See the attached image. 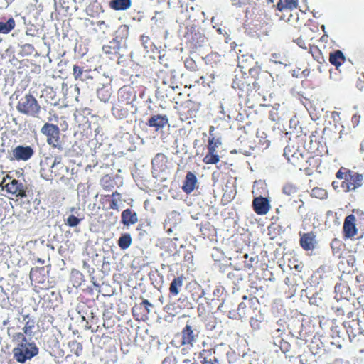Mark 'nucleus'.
Returning a JSON list of instances; mask_svg holds the SVG:
<instances>
[{
    "mask_svg": "<svg viewBox=\"0 0 364 364\" xmlns=\"http://www.w3.org/2000/svg\"><path fill=\"white\" fill-rule=\"evenodd\" d=\"M203 350L200 352L203 358L202 364H223L225 360L228 363H233L236 359L235 353L224 344L208 346L207 341L203 342Z\"/></svg>",
    "mask_w": 364,
    "mask_h": 364,
    "instance_id": "nucleus-1",
    "label": "nucleus"
},
{
    "mask_svg": "<svg viewBox=\"0 0 364 364\" xmlns=\"http://www.w3.org/2000/svg\"><path fill=\"white\" fill-rule=\"evenodd\" d=\"M13 341L17 346L13 349L14 359L21 363L31 360L38 353V348L34 342H29L23 333H16Z\"/></svg>",
    "mask_w": 364,
    "mask_h": 364,
    "instance_id": "nucleus-2",
    "label": "nucleus"
},
{
    "mask_svg": "<svg viewBox=\"0 0 364 364\" xmlns=\"http://www.w3.org/2000/svg\"><path fill=\"white\" fill-rule=\"evenodd\" d=\"M338 179L342 180L340 187L345 193L354 192L363 184V174L345 167H341L336 173Z\"/></svg>",
    "mask_w": 364,
    "mask_h": 364,
    "instance_id": "nucleus-3",
    "label": "nucleus"
},
{
    "mask_svg": "<svg viewBox=\"0 0 364 364\" xmlns=\"http://www.w3.org/2000/svg\"><path fill=\"white\" fill-rule=\"evenodd\" d=\"M68 172V168L63 162V156L57 155L54 156L52 165L41 163V176L47 181H51L53 178H63L65 174Z\"/></svg>",
    "mask_w": 364,
    "mask_h": 364,
    "instance_id": "nucleus-4",
    "label": "nucleus"
},
{
    "mask_svg": "<svg viewBox=\"0 0 364 364\" xmlns=\"http://www.w3.org/2000/svg\"><path fill=\"white\" fill-rule=\"evenodd\" d=\"M16 107L19 113L33 118H38L41 110L39 102L31 93L21 97Z\"/></svg>",
    "mask_w": 364,
    "mask_h": 364,
    "instance_id": "nucleus-5",
    "label": "nucleus"
},
{
    "mask_svg": "<svg viewBox=\"0 0 364 364\" xmlns=\"http://www.w3.org/2000/svg\"><path fill=\"white\" fill-rule=\"evenodd\" d=\"M41 133L46 137L49 146L58 149H63L60 141V130L57 124L46 122L41 129Z\"/></svg>",
    "mask_w": 364,
    "mask_h": 364,
    "instance_id": "nucleus-6",
    "label": "nucleus"
},
{
    "mask_svg": "<svg viewBox=\"0 0 364 364\" xmlns=\"http://www.w3.org/2000/svg\"><path fill=\"white\" fill-rule=\"evenodd\" d=\"M2 183H5L4 188L9 193L20 198L27 196V186L18 180L12 178L8 175L3 178Z\"/></svg>",
    "mask_w": 364,
    "mask_h": 364,
    "instance_id": "nucleus-7",
    "label": "nucleus"
},
{
    "mask_svg": "<svg viewBox=\"0 0 364 364\" xmlns=\"http://www.w3.org/2000/svg\"><path fill=\"white\" fill-rule=\"evenodd\" d=\"M185 37L187 38L186 47L191 53L196 52L206 41L205 36L195 27H191V31L187 32Z\"/></svg>",
    "mask_w": 364,
    "mask_h": 364,
    "instance_id": "nucleus-8",
    "label": "nucleus"
},
{
    "mask_svg": "<svg viewBox=\"0 0 364 364\" xmlns=\"http://www.w3.org/2000/svg\"><path fill=\"white\" fill-rule=\"evenodd\" d=\"M137 108L134 105L120 102L117 100L116 104L112 107V114L117 119H123L127 118L129 114H134Z\"/></svg>",
    "mask_w": 364,
    "mask_h": 364,
    "instance_id": "nucleus-9",
    "label": "nucleus"
},
{
    "mask_svg": "<svg viewBox=\"0 0 364 364\" xmlns=\"http://www.w3.org/2000/svg\"><path fill=\"white\" fill-rule=\"evenodd\" d=\"M153 305L147 299H144L141 303L136 304L132 308V314L135 320L146 321L149 319L150 307Z\"/></svg>",
    "mask_w": 364,
    "mask_h": 364,
    "instance_id": "nucleus-10",
    "label": "nucleus"
},
{
    "mask_svg": "<svg viewBox=\"0 0 364 364\" xmlns=\"http://www.w3.org/2000/svg\"><path fill=\"white\" fill-rule=\"evenodd\" d=\"M200 328L196 321L193 319L188 320L183 329V345H192L198 336Z\"/></svg>",
    "mask_w": 364,
    "mask_h": 364,
    "instance_id": "nucleus-11",
    "label": "nucleus"
},
{
    "mask_svg": "<svg viewBox=\"0 0 364 364\" xmlns=\"http://www.w3.org/2000/svg\"><path fill=\"white\" fill-rule=\"evenodd\" d=\"M299 245L305 251H314L318 242L316 240V234L314 231L309 232H299Z\"/></svg>",
    "mask_w": 364,
    "mask_h": 364,
    "instance_id": "nucleus-12",
    "label": "nucleus"
},
{
    "mask_svg": "<svg viewBox=\"0 0 364 364\" xmlns=\"http://www.w3.org/2000/svg\"><path fill=\"white\" fill-rule=\"evenodd\" d=\"M117 100L120 102L134 105V102L136 100V91L130 85H124L118 90Z\"/></svg>",
    "mask_w": 364,
    "mask_h": 364,
    "instance_id": "nucleus-13",
    "label": "nucleus"
},
{
    "mask_svg": "<svg viewBox=\"0 0 364 364\" xmlns=\"http://www.w3.org/2000/svg\"><path fill=\"white\" fill-rule=\"evenodd\" d=\"M355 216L353 214L346 216L344 219L343 234L345 239L352 238L357 235L358 229L355 225Z\"/></svg>",
    "mask_w": 364,
    "mask_h": 364,
    "instance_id": "nucleus-14",
    "label": "nucleus"
},
{
    "mask_svg": "<svg viewBox=\"0 0 364 364\" xmlns=\"http://www.w3.org/2000/svg\"><path fill=\"white\" fill-rule=\"evenodd\" d=\"M252 208L257 215H264L269 211L271 205L267 198L258 196L254 198L252 200Z\"/></svg>",
    "mask_w": 364,
    "mask_h": 364,
    "instance_id": "nucleus-15",
    "label": "nucleus"
},
{
    "mask_svg": "<svg viewBox=\"0 0 364 364\" xmlns=\"http://www.w3.org/2000/svg\"><path fill=\"white\" fill-rule=\"evenodd\" d=\"M34 154L33 148L29 146H18L12 150V159L17 161H27Z\"/></svg>",
    "mask_w": 364,
    "mask_h": 364,
    "instance_id": "nucleus-16",
    "label": "nucleus"
},
{
    "mask_svg": "<svg viewBox=\"0 0 364 364\" xmlns=\"http://www.w3.org/2000/svg\"><path fill=\"white\" fill-rule=\"evenodd\" d=\"M186 298L187 299H192L193 301H198L203 294L202 289L196 282H189L186 287Z\"/></svg>",
    "mask_w": 364,
    "mask_h": 364,
    "instance_id": "nucleus-17",
    "label": "nucleus"
},
{
    "mask_svg": "<svg viewBox=\"0 0 364 364\" xmlns=\"http://www.w3.org/2000/svg\"><path fill=\"white\" fill-rule=\"evenodd\" d=\"M166 163V156L164 154L158 153L151 161L153 173L159 174L165 171L167 167Z\"/></svg>",
    "mask_w": 364,
    "mask_h": 364,
    "instance_id": "nucleus-18",
    "label": "nucleus"
},
{
    "mask_svg": "<svg viewBox=\"0 0 364 364\" xmlns=\"http://www.w3.org/2000/svg\"><path fill=\"white\" fill-rule=\"evenodd\" d=\"M198 186L196 176L193 173L188 171L183 181V191L186 193H191L195 188H198Z\"/></svg>",
    "mask_w": 364,
    "mask_h": 364,
    "instance_id": "nucleus-19",
    "label": "nucleus"
},
{
    "mask_svg": "<svg viewBox=\"0 0 364 364\" xmlns=\"http://www.w3.org/2000/svg\"><path fill=\"white\" fill-rule=\"evenodd\" d=\"M168 122V119L166 115L156 114L153 115L148 120L147 125L154 127L156 130L164 128Z\"/></svg>",
    "mask_w": 364,
    "mask_h": 364,
    "instance_id": "nucleus-20",
    "label": "nucleus"
},
{
    "mask_svg": "<svg viewBox=\"0 0 364 364\" xmlns=\"http://www.w3.org/2000/svg\"><path fill=\"white\" fill-rule=\"evenodd\" d=\"M138 217L136 213L129 208H127L122 212L121 222L126 226H129L136 223Z\"/></svg>",
    "mask_w": 364,
    "mask_h": 364,
    "instance_id": "nucleus-21",
    "label": "nucleus"
},
{
    "mask_svg": "<svg viewBox=\"0 0 364 364\" xmlns=\"http://www.w3.org/2000/svg\"><path fill=\"white\" fill-rule=\"evenodd\" d=\"M328 60L331 65L338 68L339 66L344 63L346 58L341 50H336L329 53Z\"/></svg>",
    "mask_w": 364,
    "mask_h": 364,
    "instance_id": "nucleus-22",
    "label": "nucleus"
},
{
    "mask_svg": "<svg viewBox=\"0 0 364 364\" xmlns=\"http://www.w3.org/2000/svg\"><path fill=\"white\" fill-rule=\"evenodd\" d=\"M165 309L169 316H176L182 311V301L178 299L176 301L170 302L166 306Z\"/></svg>",
    "mask_w": 364,
    "mask_h": 364,
    "instance_id": "nucleus-23",
    "label": "nucleus"
},
{
    "mask_svg": "<svg viewBox=\"0 0 364 364\" xmlns=\"http://www.w3.org/2000/svg\"><path fill=\"white\" fill-rule=\"evenodd\" d=\"M131 0H112L109 1L110 8L116 11L126 10L131 6Z\"/></svg>",
    "mask_w": 364,
    "mask_h": 364,
    "instance_id": "nucleus-24",
    "label": "nucleus"
},
{
    "mask_svg": "<svg viewBox=\"0 0 364 364\" xmlns=\"http://www.w3.org/2000/svg\"><path fill=\"white\" fill-rule=\"evenodd\" d=\"M298 6L297 0H279L277 4V9L279 11H282L286 9L292 10Z\"/></svg>",
    "mask_w": 364,
    "mask_h": 364,
    "instance_id": "nucleus-25",
    "label": "nucleus"
},
{
    "mask_svg": "<svg viewBox=\"0 0 364 364\" xmlns=\"http://www.w3.org/2000/svg\"><path fill=\"white\" fill-rule=\"evenodd\" d=\"M36 324V321L34 318H29L25 322L23 328V333L27 338L31 339L33 336V330L34 329Z\"/></svg>",
    "mask_w": 364,
    "mask_h": 364,
    "instance_id": "nucleus-26",
    "label": "nucleus"
},
{
    "mask_svg": "<svg viewBox=\"0 0 364 364\" xmlns=\"http://www.w3.org/2000/svg\"><path fill=\"white\" fill-rule=\"evenodd\" d=\"M16 26L15 21L13 18H10L7 21H0V33L7 34L11 32Z\"/></svg>",
    "mask_w": 364,
    "mask_h": 364,
    "instance_id": "nucleus-27",
    "label": "nucleus"
},
{
    "mask_svg": "<svg viewBox=\"0 0 364 364\" xmlns=\"http://www.w3.org/2000/svg\"><path fill=\"white\" fill-rule=\"evenodd\" d=\"M247 305L241 302L237 307V312H230V318L232 319H242L246 316Z\"/></svg>",
    "mask_w": 364,
    "mask_h": 364,
    "instance_id": "nucleus-28",
    "label": "nucleus"
},
{
    "mask_svg": "<svg viewBox=\"0 0 364 364\" xmlns=\"http://www.w3.org/2000/svg\"><path fill=\"white\" fill-rule=\"evenodd\" d=\"M182 286V277L174 278L169 287V292L172 296H176L179 293V289Z\"/></svg>",
    "mask_w": 364,
    "mask_h": 364,
    "instance_id": "nucleus-29",
    "label": "nucleus"
},
{
    "mask_svg": "<svg viewBox=\"0 0 364 364\" xmlns=\"http://www.w3.org/2000/svg\"><path fill=\"white\" fill-rule=\"evenodd\" d=\"M323 348V343L320 341V338L314 337L309 344V350L314 355H316L320 353V350Z\"/></svg>",
    "mask_w": 364,
    "mask_h": 364,
    "instance_id": "nucleus-30",
    "label": "nucleus"
},
{
    "mask_svg": "<svg viewBox=\"0 0 364 364\" xmlns=\"http://www.w3.org/2000/svg\"><path fill=\"white\" fill-rule=\"evenodd\" d=\"M132 242V240L130 234L125 233L119 238L118 245L122 250H126L131 245Z\"/></svg>",
    "mask_w": 364,
    "mask_h": 364,
    "instance_id": "nucleus-31",
    "label": "nucleus"
},
{
    "mask_svg": "<svg viewBox=\"0 0 364 364\" xmlns=\"http://www.w3.org/2000/svg\"><path fill=\"white\" fill-rule=\"evenodd\" d=\"M102 50L105 53L110 55H116L119 51V47L117 45V43L114 41H110L109 44L105 45L102 47Z\"/></svg>",
    "mask_w": 364,
    "mask_h": 364,
    "instance_id": "nucleus-32",
    "label": "nucleus"
},
{
    "mask_svg": "<svg viewBox=\"0 0 364 364\" xmlns=\"http://www.w3.org/2000/svg\"><path fill=\"white\" fill-rule=\"evenodd\" d=\"M97 97L100 101L107 102L112 96L110 89L107 87H102L97 90Z\"/></svg>",
    "mask_w": 364,
    "mask_h": 364,
    "instance_id": "nucleus-33",
    "label": "nucleus"
},
{
    "mask_svg": "<svg viewBox=\"0 0 364 364\" xmlns=\"http://www.w3.org/2000/svg\"><path fill=\"white\" fill-rule=\"evenodd\" d=\"M203 161L206 164H215L220 161V156L215 151H208Z\"/></svg>",
    "mask_w": 364,
    "mask_h": 364,
    "instance_id": "nucleus-34",
    "label": "nucleus"
},
{
    "mask_svg": "<svg viewBox=\"0 0 364 364\" xmlns=\"http://www.w3.org/2000/svg\"><path fill=\"white\" fill-rule=\"evenodd\" d=\"M282 192L284 195L288 196H293L297 193L298 188L293 183H287L283 186Z\"/></svg>",
    "mask_w": 364,
    "mask_h": 364,
    "instance_id": "nucleus-35",
    "label": "nucleus"
},
{
    "mask_svg": "<svg viewBox=\"0 0 364 364\" xmlns=\"http://www.w3.org/2000/svg\"><path fill=\"white\" fill-rule=\"evenodd\" d=\"M112 200L109 204V208L112 210H118L119 205L118 203L122 200V196L117 191L112 193Z\"/></svg>",
    "mask_w": 364,
    "mask_h": 364,
    "instance_id": "nucleus-36",
    "label": "nucleus"
},
{
    "mask_svg": "<svg viewBox=\"0 0 364 364\" xmlns=\"http://www.w3.org/2000/svg\"><path fill=\"white\" fill-rule=\"evenodd\" d=\"M221 144V141L218 138H209L208 144V151H215L216 149Z\"/></svg>",
    "mask_w": 364,
    "mask_h": 364,
    "instance_id": "nucleus-37",
    "label": "nucleus"
},
{
    "mask_svg": "<svg viewBox=\"0 0 364 364\" xmlns=\"http://www.w3.org/2000/svg\"><path fill=\"white\" fill-rule=\"evenodd\" d=\"M309 52L311 53L314 58L318 62L320 63L321 60L323 59L321 53L317 46H310Z\"/></svg>",
    "mask_w": 364,
    "mask_h": 364,
    "instance_id": "nucleus-38",
    "label": "nucleus"
},
{
    "mask_svg": "<svg viewBox=\"0 0 364 364\" xmlns=\"http://www.w3.org/2000/svg\"><path fill=\"white\" fill-rule=\"evenodd\" d=\"M311 194L314 197L321 199L326 198L327 196V192L321 188H314L311 191Z\"/></svg>",
    "mask_w": 364,
    "mask_h": 364,
    "instance_id": "nucleus-39",
    "label": "nucleus"
},
{
    "mask_svg": "<svg viewBox=\"0 0 364 364\" xmlns=\"http://www.w3.org/2000/svg\"><path fill=\"white\" fill-rule=\"evenodd\" d=\"M141 44L143 45L144 48H145V50L147 52H149V50H151L153 43L151 41L149 36H145V35H141Z\"/></svg>",
    "mask_w": 364,
    "mask_h": 364,
    "instance_id": "nucleus-40",
    "label": "nucleus"
},
{
    "mask_svg": "<svg viewBox=\"0 0 364 364\" xmlns=\"http://www.w3.org/2000/svg\"><path fill=\"white\" fill-rule=\"evenodd\" d=\"M82 219H80L75 216L74 215H70L65 220V224L70 227H75L77 226Z\"/></svg>",
    "mask_w": 364,
    "mask_h": 364,
    "instance_id": "nucleus-41",
    "label": "nucleus"
},
{
    "mask_svg": "<svg viewBox=\"0 0 364 364\" xmlns=\"http://www.w3.org/2000/svg\"><path fill=\"white\" fill-rule=\"evenodd\" d=\"M83 68L77 65H73V76L75 80H82Z\"/></svg>",
    "mask_w": 364,
    "mask_h": 364,
    "instance_id": "nucleus-42",
    "label": "nucleus"
},
{
    "mask_svg": "<svg viewBox=\"0 0 364 364\" xmlns=\"http://www.w3.org/2000/svg\"><path fill=\"white\" fill-rule=\"evenodd\" d=\"M260 71V66L255 65L249 70V74L251 75L252 77L256 80L258 78Z\"/></svg>",
    "mask_w": 364,
    "mask_h": 364,
    "instance_id": "nucleus-43",
    "label": "nucleus"
},
{
    "mask_svg": "<svg viewBox=\"0 0 364 364\" xmlns=\"http://www.w3.org/2000/svg\"><path fill=\"white\" fill-rule=\"evenodd\" d=\"M291 348V345L289 342L285 341H282L280 343V349L284 353H287L289 352Z\"/></svg>",
    "mask_w": 364,
    "mask_h": 364,
    "instance_id": "nucleus-44",
    "label": "nucleus"
},
{
    "mask_svg": "<svg viewBox=\"0 0 364 364\" xmlns=\"http://www.w3.org/2000/svg\"><path fill=\"white\" fill-rule=\"evenodd\" d=\"M284 156L289 161H290L291 160V157H293L294 156V154L292 153L291 150V148L289 146H287L284 149Z\"/></svg>",
    "mask_w": 364,
    "mask_h": 364,
    "instance_id": "nucleus-45",
    "label": "nucleus"
},
{
    "mask_svg": "<svg viewBox=\"0 0 364 364\" xmlns=\"http://www.w3.org/2000/svg\"><path fill=\"white\" fill-rule=\"evenodd\" d=\"M255 258L254 257H250L248 260H245L244 262V266L245 268L248 269H251L253 267V262H255Z\"/></svg>",
    "mask_w": 364,
    "mask_h": 364,
    "instance_id": "nucleus-46",
    "label": "nucleus"
},
{
    "mask_svg": "<svg viewBox=\"0 0 364 364\" xmlns=\"http://www.w3.org/2000/svg\"><path fill=\"white\" fill-rule=\"evenodd\" d=\"M184 65L187 68L189 69H195L196 67L195 61L191 59H186V61L184 62Z\"/></svg>",
    "mask_w": 364,
    "mask_h": 364,
    "instance_id": "nucleus-47",
    "label": "nucleus"
},
{
    "mask_svg": "<svg viewBox=\"0 0 364 364\" xmlns=\"http://www.w3.org/2000/svg\"><path fill=\"white\" fill-rule=\"evenodd\" d=\"M49 114H50V116L48 118V122H53V121H54L55 122H58V121H59L58 115L54 111L50 112Z\"/></svg>",
    "mask_w": 364,
    "mask_h": 364,
    "instance_id": "nucleus-48",
    "label": "nucleus"
},
{
    "mask_svg": "<svg viewBox=\"0 0 364 364\" xmlns=\"http://www.w3.org/2000/svg\"><path fill=\"white\" fill-rule=\"evenodd\" d=\"M295 41H296V44L301 48H304V49L307 48L306 42L301 37L298 38Z\"/></svg>",
    "mask_w": 364,
    "mask_h": 364,
    "instance_id": "nucleus-49",
    "label": "nucleus"
},
{
    "mask_svg": "<svg viewBox=\"0 0 364 364\" xmlns=\"http://www.w3.org/2000/svg\"><path fill=\"white\" fill-rule=\"evenodd\" d=\"M233 5L236 6H242L247 4L248 0H231Z\"/></svg>",
    "mask_w": 364,
    "mask_h": 364,
    "instance_id": "nucleus-50",
    "label": "nucleus"
},
{
    "mask_svg": "<svg viewBox=\"0 0 364 364\" xmlns=\"http://www.w3.org/2000/svg\"><path fill=\"white\" fill-rule=\"evenodd\" d=\"M300 364H307L308 359L303 355H299L298 357Z\"/></svg>",
    "mask_w": 364,
    "mask_h": 364,
    "instance_id": "nucleus-51",
    "label": "nucleus"
},
{
    "mask_svg": "<svg viewBox=\"0 0 364 364\" xmlns=\"http://www.w3.org/2000/svg\"><path fill=\"white\" fill-rule=\"evenodd\" d=\"M361 75H362V77H363V79H361V78H360V77H359V78H358V82H357V86H358V87H360V89H361V88H363V84L364 83V73H362V74H361Z\"/></svg>",
    "mask_w": 364,
    "mask_h": 364,
    "instance_id": "nucleus-52",
    "label": "nucleus"
},
{
    "mask_svg": "<svg viewBox=\"0 0 364 364\" xmlns=\"http://www.w3.org/2000/svg\"><path fill=\"white\" fill-rule=\"evenodd\" d=\"M198 109H194L193 110L188 109L187 111V118L192 117L193 112L196 113L197 112Z\"/></svg>",
    "mask_w": 364,
    "mask_h": 364,
    "instance_id": "nucleus-53",
    "label": "nucleus"
},
{
    "mask_svg": "<svg viewBox=\"0 0 364 364\" xmlns=\"http://www.w3.org/2000/svg\"><path fill=\"white\" fill-rule=\"evenodd\" d=\"M40 270H41V269H38V268H36V269H31V273H30L31 278V279H33V278L34 277L35 274H36V273H38Z\"/></svg>",
    "mask_w": 364,
    "mask_h": 364,
    "instance_id": "nucleus-54",
    "label": "nucleus"
},
{
    "mask_svg": "<svg viewBox=\"0 0 364 364\" xmlns=\"http://www.w3.org/2000/svg\"><path fill=\"white\" fill-rule=\"evenodd\" d=\"M73 345L77 346V350H80V352L82 350V346L81 345L80 343L74 341V342H73Z\"/></svg>",
    "mask_w": 364,
    "mask_h": 364,
    "instance_id": "nucleus-55",
    "label": "nucleus"
},
{
    "mask_svg": "<svg viewBox=\"0 0 364 364\" xmlns=\"http://www.w3.org/2000/svg\"><path fill=\"white\" fill-rule=\"evenodd\" d=\"M22 316H23V321H25V322L27 320H28L29 318H33L31 316H30L29 314H22Z\"/></svg>",
    "mask_w": 364,
    "mask_h": 364,
    "instance_id": "nucleus-56",
    "label": "nucleus"
},
{
    "mask_svg": "<svg viewBox=\"0 0 364 364\" xmlns=\"http://www.w3.org/2000/svg\"><path fill=\"white\" fill-rule=\"evenodd\" d=\"M183 364H199L196 361H191L189 360H183Z\"/></svg>",
    "mask_w": 364,
    "mask_h": 364,
    "instance_id": "nucleus-57",
    "label": "nucleus"
},
{
    "mask_svg": "<svg viewBox=\"0 0 364 364\" xmlns=\"http://www.w3.org/2000/svg\"><path fill=\"white\" fill-rule=\"evenodd\" d=\"M217 31H218L219 33L223 34V35H224V36H225V35H227V33H226L225 30V29H223V28H219L217 30Z\"/></svg>",
    "mask_w": 364,
    "mask_h": 364,
    "instance_id": "nucleus-58",
    "label": "nucleus"
},
{
    "mask_svg": "<svg viewBox=\"0 0 364 364\" xmlns=\"http://www.w3.org/2000/svg\"><path fill=\"white\" fill-rule=\"evenodd\" d=\"M299 201H300L301 204L299 205V208H298L299 211L301 210V208L304 207V202L301 199H299Z\"/></svg>",
    "mask_w": 364,
    "mask_h": 364,
    "instance_id": "nucleus-59",
    "label": "nucleus"
},
{
    "mask_svg": "<svg viewBox=\"0 0 364 364\" xmlns=\"http://www.w3.org/2000/svg\"><path fill=\"white\" fill-rule=\"evenodd\" d=\"M327 38H328V36H327L326 34H324V35H323V36L321 37V41H326Z\"/></svg>",
    "mask_w": 364,
    "mask_h": 364,
    "instance_id": "nucleus-60",
    "label": "nucleus"
},
{
    "mask_svg": "<svg viewBox=\"0 0 364 364\" xmlns=\"http://www.w3.org/2000/svg\"><path fill=\"white\" fill-rule=\"evenodd\" d=\"M332 186H333L334 189H336L338 188V186L336 185V181H333L332 183Z\"/></svg>",
    "mask_w": 364,
    "mask_h": 364,
    "instance_id": "nucleus-61",
    "label": "nucleus"
},
{
    "mask_svg": "<svg viewBox=\"0 0 364 364\" xmlns=\"http://www.w3.org/2000/svg\"><path fill=\"white\" fill-rule=\"evenodd\" d=\"M360 150L364 151V141L361 143V145H360Z\"/></svg>",
    "mask_w": 364,
    "mask_h": 364,
    "instance_id": "nucleus-62",
    "label": "nucleus"
},
{
    "mask_svg": "<svg viewBox=\"0 0 364 364\" xmlns=\"http://www.w3.org/2000/svg\"><path fill=\"white\" fill-rule=\"evenodd\" d=\"M156 96L157 97H159V92L158 90H157V91H156Z\"/></svg>",
    "mask_w": 364,
    "mask_h": 364,
    "instance_id": "nucleus-63",
    "label": "nucleus"
},
{
    "mask_svg": "<svg viewBox=\"0 0 364 364\" xmlns=\"http://www.w3.org/2000/svg\"><path fill=\"white\" fill-rule=\"evenodd\" d=\"M248 257H249V256H248V255H247V254H245V255H244V257H245L246 259H248Z\"/></svg>",
    "mask_w": 364,
    "mask_h": 364,
    "instance_id": "nucleus-64",
    "label": "nucleus"
}]
</instances>
